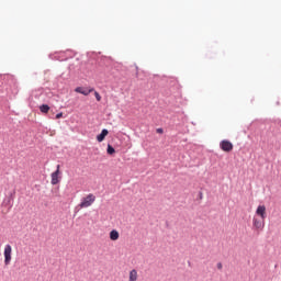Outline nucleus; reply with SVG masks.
<instances>
[{
	"label": "nucleus",
	"mask_w": 281,
	"mask_h": 281,
	"mask_svg": "<svg viewBox=\"0 0 281 281\" xmlns=\"http://www.w3.org/2000/svg\"><path fill=\"white\" fill-rule=\"evenodd\" d=\"M94 97H95L98 102H100V100H102V97L100 95L99 92H94Z\"/></svg>",
	"instance_id": "ddd939ff"
},
{
	"label": "nucleus",
	"mask_w": 281,
	"mask_h": 281,
	"mask_svg": "<svg viewBox=\"0 0 281 281\" xmlns=\"http://www.w3.org/2000/svg\"><path fill=\"white\" fill-rule=\"evenodd\" d=\"M60 117H63V112L56 114V120H60Z\"/></svg>",
	"instance_id": "2eb2a0df"
},
{
	"label": "nucleus",
	"mask_w": 281,
	"mask_h": 281,
	"mask_svg": "<svg viewBox=\"0 0 281 281\" xmlns=\"http://www.w3.org/2000/svg\"><path fill=\"white\" fill-rule=\"evenodd\" d=\"M252 226L257 229H263L265 228V220H260L258 217L252 218Z\"/></svg>",
	"instance_id": "423d86ee"
},
{
	"label": "nucleus",
	"mask_w": 281,
	"mask_h": 281,
	"mask_svg": "<svg viewBox=\"0 0 281 281\" xmlns=\"http://www.w3.org/2000/svg\"><path fill=\"white\" fill-rule=\"evenodd\" d=\"M106 153L108 155H115V148H113L111 145H108Z\"/></svg>",
	"instance_id": "f8f14e48"
},
{
	"label": "nucleus",
	"mask_w": 281,
	"mask_h": 281,
	"mask_svg": "<svg viewBox=\"0 0 281 281\" xmlns=\"http://www.w3.org/2000/svg\"><path fill=\"white\" fill-rule=\"evenodd\" d=\"M76 93H81L82 95H89V93H92L93 91V88H90V89H85L82 87H77L75 89Z\"/></svg>",
	"instance_id": "6e6552de"
},
{
	"label": "nucleus",
	"mask_w": 281,
	"mask_h": 281,
	"mask_svg": "<svg viewBox=\"0 0 281 281\" xmlns=\"http://www.w3.org/2000/svg\"><path fill=\"white\" fill-rule=\"evenodd\" d=\"M217 269H220V270L223 269V263H221V262L217 263Z\"/></svg>",
	"instance_id": "dca6fc26"
},
{
	"label": "nucleus",
	"mask_w": 281,
	"mask_h": 281,
	"mask_svg": "<svg viewBox=\"0 0 281 281\" xmlns=\"http://www.w3.org/2000/svg\"><path fill=\"white\" fill-rule=\"evenodd\" d=\"M14 85H15V87H18V86H16V82H14Z\"/></svg>",
	"instance_id": "f3484780"
},
{
	"label": "nucleus",
	"mask_w": 281,
	"mask_h": 281,
	"mask_svg": "<svg viewBox=\"0 0 281 281\" xmlns=\"http://www.w3.org/2000/svg\"><path fill=\"white\" fill-rule=\"evenodd\" d=\"M139 280V274L137 272L136 269H132L130 272H128V280L127 281H138Z\"/></svg>",
	"instance_id": "0eeeda50"
},
{
	"label": "nucleus",
	"mask_w": 281,
	"mask_h": 281,
	"mask_svg": "<svg viewBox=\"0 0 281 281\" xmlns=\"http://www.w3.org/2000/svg\"><path fill=\"white\" fill-rule=\"evenodd\" d=\"M52 186H58L60 183V165H57V169L55 172L52 173Z\"/></svg>",
	"instance_id": "7ed1b4c3"
},
{
	"label": "nucleus",
	"mask_w": 281,
	"mask_h": 281,
	"mask_svg": "<svg viewBox=\"0 0 281 281\" xmlns=\"http://www.w3.org/2000/svg\"><path fill=\"white\" fill-rule=\"evenodd\" d=\"M256 215L260 216V218L265 221V218H267V206L259 205L256 210Z\"/></svg>",
	"instance_id": "39448f33"
},
{
	"label": "nucleus",
	"mask_w": 281,
	"mask_h": 281,
	"mask_svg": "<svg viewBox=\"0 0 281 281\" xmlns=\"http://www.w3.org/2000/svg\"><path fill=\"white\" fill-rule=\"evenodd\" d=\"M3 256H4V265L8 267V265L12 262V246L10 244H7L4 246Z\"/></svg>",
	"instance_id": "f03ea898"
},
{
	"label": "nucleus",
	"mask_w": 281,
	"mask_h": 281,
	"mask_svg": "<svg viewBox=\"0 0 281 281\" xmlns=\"http://www.w3.org/2000/svg\"><path fill=\"white\" fill-rule=\"evenodd\" d=\"M156 133H158L159 135H162L164 128H161V127L157 128V130H156Z\"/></svg>",
	"instance_id": "4468645a"
},
{
	"label": "nucleus",
	"mask_w": 281,
	"mask_h": 281,
	"mask_svg": "<svg viewBox=\"0 0 281 281\" xmlns=\"http://www.w3.org/2000/svg\"><path fill=\"white\" fill-rule=\"evenodd\" d=\"M110 240H120V232L113 229L110 232Z\"/></svg>",
	"instance_id": "9d476101"
},
{
	"label": "nucleus",
	"mask_w": 281,
	"mask_h": 281,
	"mask_svg": "<svg viewBox=\"0 0 281 281\" xmlns=\"http://www.w3.org/2000/svg\"><path fill=\"white\" fill-rule=\"evenodd\" d=\"M92 203H95V196L93 193H89L86 198H82L79 207L83 210L85 207H91Z\"/></svg>",
	"instance_id": "f257e3e1"
},
{
	"label": "nucleus",
	"mask_w": 281,
	"mask_h": 281,
	"mask_svg": "<svg viewBox=\"0 0 281 281\" xmlns=\"http://www.w3.org/2000/svg\"><path fill=\"white\" fill-rule=\"evenodd\" d=\"M220 148L224 153H232L234 150V144H232V142H229V140H222L220 143Z\"/></svg>",
	"instance_id": "20e7f679"
},
{
	"label": "nucleus",
	"mask_w": 281,
	"mask_h": 281,
	"mask_svg": "<svg viewBox=\"0 0 281 281\" xmlns=\"http://www.w3.org/2000/svg\"><path fill=\"white\" fill-rule=\"evenodd\" d=\"M109 135V130H102V132L97 136V140L101 143Z\"/></svg>",
	"instance_id": "1a4fd4ad"
},
{
	"label": "nucleus",
	"mask_w": 281,
	"mask_h": 281,
	"mask_svg": "<svg viewBox=\"0 0 281 281\" xmlns=\"http://www.w3.org/2000/svg\"><path fill=\"white\" fill-rule=\"evenodd\" d=\"M40 111H41V113H49V105H47V104H42V105L40 106Z\"/></svg>",
	"instance_id": "9b49d317"
}]
</instances>
